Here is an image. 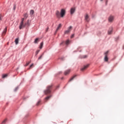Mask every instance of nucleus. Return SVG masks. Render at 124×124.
Segmentation results:
<instances>
[{
    "label": "nucleus",
    "mask_w": 124,
    "mask_h": 124,
    "mask_svg": "<svg viewBox=\"0 0 124 124\" xmlns=\"http://www.w3.org/2000/svg\"><path fill=\"white\" fill-rule=\"evenodd\" d=\"M25 20V18H22L21 20L20 24L19 26V30H22L23 28H25V27H29L30 26V23H29V20L27 21V22L24 24V20Z\"/></svg>",
    "instance_id": "obj_1"
},
{
    "label": "nucleus",
    "mask_w": 124,
    "mask_h": 124,
    "mask_svg": "<svg viewBox=\"0 0 124 124\" xmlns=\"http://www.w3.org/2000/svg\"><path fill=\"white\" fill-rule=\"evenodd\" d=\"M52 89H53V84H51L48 85L46 87V89L44 91V93L45 94H49V93H51Z\"/></svg>",
    "instance_id": "obj_2"
},
{
    "label": "nucleus",
    "mask_w": 124,
    "mask_h": 124,
    "mask_svg": "<svg viewBox=\"0 0 124 124\" xmlns=\"http://www.w3.org/2000/svg\"><path fill=\"white\" fill-rule=\"evenodd\" d=\"M65 15V10L62 9L60 13V16L62 18L64 17Z\"/></svg>",
    "instance_id": "obj_3"
},
{
    "label": "nucleus",
    "mask_w": 124,
    "mask_h": 124,
    "mask_svg": "<svg viewBox=\"0 0 124 124\" xmlns=\"http://www.w3.org/2000/svg\"><path fill=\"white\" fill-rule=\"evenodd\" d=\"M71 30H72V26H70L68 30L64 31V34H68L71 31Z\"/></svg>",
    "instance_id": "obj_4"
},
{
    "label": "nucleus",
    "mask_w": 124,
    "mask_h": 124,
    "mask_svg": "<svg viewBox=\"0 0 124 124\" xmlns=\"http://www.w3.org/2000/svg\"><path fill=\"white\" fill-rule=\"evenodd\" d=\"M85 20L86 22H90V17L89 15L86 14L85 16Z\"/></svg>",
    "instance_id": "obj_5"
},
{
    "label": "nucleus",
    "mask_w": 124,
    "mask_h": 124,
    "mask_svg": "<svg viewBox=\"0 0 124 124\" xmlns=\"http://www.w3.org/2000/svg\"><path fill=\"white\" fill-rule=\"evenodd\" d=\"M56 15L57 18H61V13H60V12L59 11H57L56 12Z\"/></svg>",
    "instance_id": "obj_6"
},
{
    "label": "nucleus",
    "mask_w": 124,
    "mask_h": 124,
    "mask_svg": "<svg viewBox=\"0 0 124 124\" xmlns=\"http://www.w3.org/2000/svg\"><path fill=\"white\" fill-rule=\"evenodd\" d=\"M89 64H87L86 65L84 66V67L81 69V71H84V70H86V69H87V68L89 67Z\"/></svg>",
    "instance_id": "obj_7"
},
{
    "label": "nucleus",
    "mask_w": 124,
    "mask_h": 124,
    "mask_svg": "<svg viewBox=\"0 0 124 124\" xmlns=\"http://www.w3.org/2000/svg\"><path fill=\"white\" fill-rule=\"evenodd\" d=\"M113 31V28L110 27L108 31V34H112Z\"/></svg>",
    "instance_id": "obj_8"
},
{
    "label": "nucleus",
    "mask_w": 124,
    "mask_h": 124,
    "mask_svg": "<svg viewBox=\"0 0 124 124\" xmlns=\"http://www.w3.org/2000/svg\"><path fill=\"white\" fill-rule=\"evenodd\" d=\"M75 12V8H71L70 10V14L72 15Z\"/></svg>",
    "instance_id": "obj_9"
},
{
    "label": "nucleus",
    "mask_w": 124,
    "mask_h": 124,
    "mask_svg": "<svg viewBox=\"0 0 124 124\" xmlns=\"http://www.w3.org/2000/svg\"><path fill=\"white\" fill-rule=\"evenodd\" d=\"M71 70L68 69L66 71H65L64 73V75H68L69 73H70Z\"/></svg>",
    "instance_id": "obj_10"
},
{
    "label": "nucleus",
    "mask_w": 124,
    "mask_h": 124,
    "mask_svg": "<svg viewBox=\"0 0 124 124\" xmlns=\"http://www.w3.org/2000/svg\"><path fill=\"white\" fill-rule=\"evenodd\" d=\"M108 21L109 22H112V21H114V16H110L108 18Z\"/></svg>",
    "instance_id": "obj_11"
},
{
    "label": "nucleus",
    "mask_w": 124,
    "mask_h": 124,
    "mask_svg": "<svg viewBox=\"0 0 124 124\" xmlns=\"http://www.w3.org/2000/svg\"><path fill=\"white\" fill-rule=\"evenodd\" d=\"M77 76L76 75L73 76L70 79V80H69V82H71V81H73V80H74V79L76 78V77H77Z\"/></svg>",
    "instance_id": "obj_12"
},
{
    "label": "nucleus",
    "mask_w": 124,
    "mask_h": 124,
    "mask_svg": "<svg viewBox=\"0 0 124 124\" xmlns=\"http://www.w3.org/2000/svg\"><path fill=\"white\" fill-rule=\"evenodd\" d=\"M61 28H62V24H60L56 29V32H57Z\"/></svg>",
    "instance_id": "obj_13"
},
{
    "label": "nucleus",
    "mask_w": 124,
    "mask_h": 124,
    "mask_svg": "<svg viewBox=\"0 0 124 124\" xmlns=\"http://www.w3.org/2000/svg\"><path fill=\"white\" fill-rule=\"evenodd\" d=\"M7 31V27H5L3 31V34H5L6 33V32Z\"/></svg>",
    "instance_id": "obj_14"
},
{
    "label": "nucleus",
    "mask_w": 124,
    "mask_h": 124,
    "mask_svg": "<svg viewBox=\"0 0 124 124\" xmlns=\"http://www.w3.org/2000/svg\"><path fill=\"white\" fill-rule=\"evenodd\" d=\"M15 43H16V45H17V44H18L19 43V38L16 39Z\"/></svg>",
    "instance_id": "obj_15"
},
{
    "label": "nucleus",
    "mask_w": 124,
    "mask_h": 124,
    "mask_svg": "<svg viewBox=\"0 0 124 124\" xmlns=\"http://www.w3.org/2000/svg\"><path fill=\"white\" fill-rule=\"evenodd\" d=\"M34 14V11L33 10H31L30 11V15H33V14Z\"/></svg>",
    "instance_id": "obj_16"
},
{
    "label": "nucleus",
    "mask_w": 124,
    "mask_h": 124,
    "mask_svg": "<svg viewBox=\"0 0 124 124\" xmlns=\"http://www.w3.org/2000/svg\"><path fill=\"white\" fill-rule=\"evenodd\" d=\"M51 97H52V95H49V96H48L47 97H46L45 99H46V100H49V99H50V98H51Z\"/></svg>",
    "instance_id": "obj_17"
},
{
    "label": "nucleus",
    "mask_w": 124,
    "mask_h": 124,
    "mask_svg": "<svg viewBox=\"0 0 124 124\" xmlns=\"http://www.w3.org/2000/svg\"><path fill=\"white\" fill-rule=\"evenodd\" d=\"M108 56H105L104 57L105 62H108Z\"/></svg>",
    "instance_id": "obj_18"
},
{
    "label": "nucleus",
    "mask_w": 124,
    "mask_h": 124,
    "mask_svg": "<svg viewBox=\"0 0 124 124\" xmlns=\"http://www.w3.org/2000/svg\"><path fill=\"white\" fill-rule=\"evenodd\" d=\"M108 54H109V51H107L104 54L105 57H108Z\"/></svg>",
    "instance_id": "obj_19"
},
{
    "label": "nucleus",
    "mask_w": 124,
    "mask_h": 124,
    "mask_svg": "<svg viewBox=\"0 0 124 124\" xmlns=\"http://www.w3.org/2000/svg\"><path fill=\"white\" fill-rule=\"evenodd\" d=\"M43 42H41L40 46V49H42V47H43Z\"/></svg>",
    "instance_id": "obj_20"
},
{
    "label": "nucleus",
    "mask_w": 124,
    "mask_h": 124,
    "mask_svg": "<svg viewBox=\"0 0 124 124\" xmlns=\"http://www.w3.org/2000/svg\"><path fill=\"white\" fill-rule=\"evenodd\" d=\"M38 39H39L38 38H37L35 39L34 43H37L38 42Z\"/></svg>",
    "instance_id": "obj_21"
},
{
    "label": "nucleus",
    "mask_w": 124,
    "mask_h": 124,
    "mask_svg": "<svg viewBox=\"0 0 124 124\" xmlns=\"http://www.w3.org/2000/svg\"><path fill=\"white\" fill-rule=\"evenodd\" d=\"M43 55H44V54H42L39 58H38V60H41L42 59V57H43Z\"/></svg>",
    "instance_id": "obj_22"
},
{
    "label": "nucleus",
    "mask_w": 124,
    "mask_h": 124,
    "mask_svg": "<svg viewBox=\"0 0 124 124\" xmlns=\"http://www.w3.org/2000/svg\"><path fill=\"white\" fill-rule=\"evenodd\" d=\"M24 17L25 18V19H27V18H28V14H25L24 15Z\"/></svg>",
    "instance_id": "obj_23"
},
{
    "label": "nucleus",
    "mask_w": 124,
    "mask_h": 124,
    "mask_svg": "<svg viewBox=\"0 0 124 124\" xmlns=\"http://www.w3.org/2000/svg\"><path fill=\"white\" fill-rule=\"evenodd\" d=\"M39 52H40V50H39V49L37 50L36 51V52H35L36 56L38 54V53H39Z\"/></svg>",
    "instance_id": "obj_24"
},
{
    "label": "nucleus",
    "mask_w": 124,
    "mask_h": 124,
    "mask_svg": "<svg viewBox=\"0 0 124 124\" xmlns=\"http://www.w3.org/2000/svg\"><path fill=\"white\" fill-rule=\"evenodd\" d=\"M88 58V55H83L82 56V59H87Z\"/></svg>",
    "instance_id": "obj_25"
},
{
    "label": "nucleus",
    "mask_w": 124,
    "mask_h": 124,
    "mask_svg": "<svg viewBox=\"0 0 124 124\" xmlns=\"http://www.w3.org/2000/svg\"><path fill=\"white\" fill-rule=\"evenodd\" d=\"M41 102V101H39L37 103V104H36L37 106H38L39 105H40Z\"/></svg>",
    "instance_id": "obj_26"
},
{
    "label": "nucleus",
    "mask_w": 124,
    "mask_h": 124,
    "mask_svg": "<svg viewBox=\"0 0 124 124\" xmlns=\"http://www.w3.org/2000/svg\"><path fill=\"white\" fill-rule=\"evenodd\" d=\"M65 44H66V45H68L69 44V40H67L66 41Z\"/></svg>",
    "instance_id": "obj_27"
},
{
    "label": "nucleus",
    "mask_w": 124,
    "mask_h": 124,
    "mask_svg": "<svg viewBox=\"0 0 124 124\" xmlns=\"http://www.w3.org/2000/svg\"><path fill=\"white\" fill-rule=\"evenodd\" d=\"M6 77H7V74L2 75V78H6Z\"/></svg>",
    "instance_id": "obj_28"
},
{
    "label": "nucleus",
    "mask_w": 124,
    "mask_h": 124,
    "mask_svg": "<svg viewBox=\"0 0 124 124\" xmlns=\"http://www.w3.org/2000/svg\"><path fill=\"white\" fill-rule=\"evenodd\" d=\"M2 15L0 14V21H1V20H2Z\"/></svg>",
    "instance_id": "obj_29"
},
{
    "label": "nucleus",
    "mask_w": 124,
    "mask_h": 124,
    "mask_svg": "<svg viewBox=\"0 0 124 124\" xmlns=\"http://www.w3.org/2000/svg\"><path fill=\"white\" fill-rule=\"evenodd\" d=\"M31 63V61L29 62H28L26 63L25 66H28V65H29V64H30Z\"/></svg>",
    "instance_id": "obj_30"
},
{
    "label": "nucleus",
    "mask_w": 124,
    "mask_h": 124,
    "mask_svg": "<svg viewBox=\"0 0 124 124\" xmlns=\"http://www.w3.org/2000/svg\"><path fill=\"white\" fill-rule=\"evenodd\" d=\"M32 66H33V64H31L30 65V66L29 69H31V68L32 67Z\"/></svg>",
    "instance_id": "obj_31"
},
{
    "label": "nucleus",
    "mask_w": 124,
    "mask_h": 124,
    "mask_svg": "<svg viewBox=\"0 0 124 124\" xmlns=\"http://www.w3.org/2000/svg\"><path fill=\"white\" fill-rule=\"evenodd\" d=\"M6 122V119L5 120H4V121L2 122V124H5Z\"/></svg>",
    "instance_id": "obj_32"
},
{
    "label": "nucleus",
    "mask_w": 124,
    "mask_h": 124,
    "mask_svg": "<svg viewBox=\"0 0 124 124\" xmlns=\"http://www.w3.org/2000/svg\"><path fill=\"white\" fill-rule=\"evenodd\" d=\"M15 9H16V6H14L13 10H15Z\"/></svg>",
    "instance_id": "obj_33"
},
{
    "label": "nucleus",
    "mask_w": 124,
    "mask_h": 124,
    "mask_svg": "<svg viewBox=\"0 0 124 124\" xmlns=\"http://www.w3.org/2000/svg\"><path fill=\"white\" fill-rule=\"evenodd\" d=\"M71 38H73L74 37V34H72L71 36Z\"/></svg>",
    "instance_id": "obj_34"
},
{
    "label": "nucleus",
    "mask_w": 124,
    "mask_h": 124,
    "mask_svg": "<svg viewBox=\"0 0 124 124\" xmlns=\"http://www.w3.org/2000/svg\"><path fill=\"white\" fill-rule=\"evenodd\" d=\"M64 43V42H62L61 44L60 45H62Z\"/></svg>",
    "instance_id": "obj_35"
},
{
    "label": "nucleus",
    "mask_w": 124,
    "mask_h": 124,
    "mask_svg": "<svg viewBox=\"0 0 124 124\" xmlns=\"http://www.w3.org/2000/svg\"><path fill=\"white\" fill-rule=\"evenodd\" d=\"M48 30H49V28H47L46 30V31H48Z\"/></svg>",
    "instance_id": "obj_36"
},
{
    "label": "nucleus",
    "mask_w": 124,
    "mask_h": 124,
    "mask_svg": "<svg viewBox=\"0 0 124 124\" xmlns=\"http://www.w3.org/2000/svg\"><path fill=\"white\" fill-rule=\"evenodd\" d=\"M59 86L57 87V88H59Z\"/></svg>",
    "instance_id": "obj_37"
},
{
    "label": "nucleus",
    "mask_w": 124,
    "mask_h": 124,
    "mask_svg": "<svg viewBox=\"0 0 124 124\" xmlns=\"http://www.w3.org/2000/svg\"><path fill=\"white\" fill-rule=\"evenodd\" d=\"M101 0V1H102V0Z\"/></svg>",
    "instance_id": "obj_38"
},
{
    "label": "nucleus",
    "mask_w": 124,
    "mask_h": 124,
    "mask_svg": "<svg viewBox=\"0 0 124 124\" xmlns=\"http://www.w3.org/2000/svg\"><path fill=\"white\" fill-rule=\"evenodd\" d=\"M60 73H62V72H60Z\"/></svg>",
    "instance_id": "obj_39"
}]
</instances>
